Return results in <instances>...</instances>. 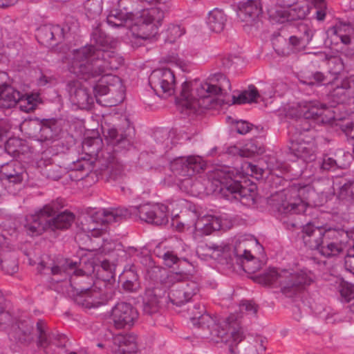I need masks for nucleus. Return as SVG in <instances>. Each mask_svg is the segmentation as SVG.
<instances>
[{
  "instance_id": "obj_1",
  "label": "nucleus",
  "mask_w": 354,
  "mask_h": 354,
  "mask_svg": "<svg viewBox=\"0 0 354 354\" xmlns=\"http://www.w3.org/2000/svg\"><path fill=\"white\" fill-rule=\"evenodd\" d=\"M92 40L98 47L89 45L74 50L68 71L86 81L101 76L93 86L94 97L97 103L102 104L99 97L110 95L113 101L104 105L114 106L123 101L125 90L121 79L111 72L118 69L124 59L114 51L105 49L111 38L101 29L94 30Z\"/></svg>"
},
{
  "instance_id": "obj_10",
  "label": "nucleus",
  "mask_w": 354,
  "mask_h": 354,
  "mask_svg": "<svg viewBox=\"0 0 354 354\" xmlns=\"http://www.w3.org/2000/svg\"><path fill=\"white\" fill-rule=\"evenodd\" d=\"M64 205L63 199L57 198L45 205L35 214L27 216L24 225L27 233L33 236L50 230L49 218L55 216Z\"/></svg>"
},
{
  "instance_id": "obj_48",
  "label": "nucleus",
  "mask_w": 354,
  "mask_h": 354,
  "mask_svg": "<svg viewBox=\"0 0 354 354\" xmlns=\"http://www.w3.org/2000/svg\"><path fill=\"white\" fill-rule=\"evenodd\" d=\"M97 277L99 281L100 280L103 281L104 283H108L111 284L112 281H115V275L114 273L111 270V266L109 263L106 261H103L101 263L100 269L97 270ZM100 282L98 283V284Z\"/></svg>"
},
{
  "instance_id": "obj_64",
  "label": "nucleus",
  "mask_w": 354,
  "mask_h": 354,
  "mask_svg": "<svg viewBox=\"0 0 354 354\" xmlns=\"http://www.w3.org/2000/svg\"><path fill=\"white\" fill-rule=\"evenodd\" d=\"M325 321L327 324H337L342 322V317L339 313H328L325 317Z\"/></svg>"
},
{
  "instance_id": "obj_38",
  "label": "nucleus",
  "mask_w": 354,
  "mask_h": 354,
  "mask_svg": "<svg viewBox=\"0 0 354 354\" xmlns=\"http://www.w3.org/2000/svg\"><path fill=\"white\" fill-rule=\"evenodd\" d=\"M344 151L339 150L335 154V158L329 155H324L322 160L318 161V165L321 171H335L338 168H342L344 164L339 160V156H342Z\"/></svg>"
},
{
  "instance_id": "obj_51",
  "label": "nucleus",
  "mask_w": 354,
  "mask_h": 354,
  "mask_svg": "<svg viewBox=\"0 0 354 354\" xmlns=\"http://www.w3.org/2000/svg\"><path fill=\"white\" fill-rule=\"evenodd\" d=\"M2 270L8 274H13L18 270V262L16 257L4 259L1 261Z\"/></svg>"
},
{
  "instance_id": "obj_26",
  "label": "nucleus",
  "mask_w": 354,
  "mask_h": 354,
  "mask_svg": "<svg viewBox=\"0 0 354 354\" xmlns=\"http://www.w3.org/2000/svg\"><path fill=\"white\" fill-rule=\"evenodd\" d=\"M165 293V291L159 287L147 289L143 302V313L148 315L158 313L161 308Z\"/></svg>"
},
{
  "instance_id": "obj_20",
  "label": "nucleus",
  "mask_w": 354,
  "mask_h": 354,
  "mask_svg": "<svg viewBox=\"0 0 354 354\" xmlns=\"http://www.w3.org/2000/svg\"><path fill=\"white\" fill-rule=\"evenodd\" d=\"M329 97L335 104L346 103L350 99H354V77H346L337 82L329 93Z\"/></svg>"
},
{
  "instance_id": "obj_25",
  "label": "nucleus",
  "mask_w": 354,
  "mask_h": 354,
  "mask_svg": "<svg viewBox=\"0 0 354 354\" xmlns=\"http://www.w3.org/2000/svg\"><path fill=\"white\" fill-rule=\"evenodd\" d=\"M262 11L261 0H247L239 1L237 4L238 18L247 23L253 21Z\"/></svg>"
},
{
  "instance_id": "obj_47",
  "label": "nucleus",
  "mask_w": 354,
  "mask_h": 354,
  "mask_svg": "<svg viewBox=\"0 0 354 354\" xmlns=\"http://www.w3.org/2000/svg\"><path fill=\"white\" fill-rule=\"evenodd\" d=\"M236 263L241 265L243 270L250 274L258 271L261 266L259 261L254 258L251 254H249L248 257H245L243 260H240L236 262Z\"/></svg>"
},
{
  "instance_id": "obj_13",
  "label": "nucleus",
  "mask_w": 354,
  "mask_h": 354,
  "mask_svg": "<svg viewBox=\"0 0 354 354\" xmlns=\"http://www.w3.org/2000/svg\"><path fill=\"white\" fill-rule=\"evenodd\" d=\"M303 111L304 124L301 130L308 131L313 124H323L330 123L335 119L334 113L325 104L319 102H308Z\"/></svg>"
},
{
  "instance_id": "obj_18",
  "label": "nucleus",
  "mask_w": 354,
  "mask_h": 354,
  "mask_svg": "<svg viewBox=\"0 0 354 354\" xmlns=\"http://www.w3.org/2000/svg\"><path fill=\"white\" fill-rule=\"evenodd\" d=\"M354 27L352 21L348 24L339 23L335 26L329 28L327 30V35L331 37V39L335 41L339 39L342 46L340 47V53L342 55L348 58L353 59L354 57V48H351L348 45L351 44V37L349 33L353 31Z\"/></svg>"
},
{
  "instance_id": "obj_57",
  "label": "nucleus",
  "mask_w": 354,
  "mask_h": 354,
  "mask_svg": "<svg viewBox=\"0 0 354 354\" xmlns=\"http://www.w3.org/2000/svg\"><path fill=\"white\" fill-rule=\"evenodd\" d=\"M330 71L333 74L340 73L344 69L343 59L340 57H335L328 60Z\"/></svg>"
},
{
  "instance_id": "obj_15",
  "label": "nucleus",
  "mask_w": 354,
  "mask_h": 354,
  "mask_svg": "<svg viewBox=\"0 0 354 354\" xmlns=\"http://www.w3.org/2000/svg\"><path fill=\"white\" fill-rule=\"evenodd\" d=\"M347 237L348 232L344 230L332 227L330 230H328L317 251L327 258L336 257L343 252L342 243Z\"/></svg>"
},
{
  "instance_id": "obj_30",
  "label": "nucleus",
  "mask_w": 354,
  "mask_h": 354,
  "mask_svg": "<svg viewBox=\"0 0 354 354\" xmlns=\"http://www.w3.org/2000/svg\"><path fill=\"white\" fill-rule=\"evenodd\" d=\"M33 330L32 325L26 322H21L12 326L10 336L17 342L28 345L34 339Z\"/></svg>"
},
{
  "instance_id": "obj_62",
  "label": "nucleus",
  "mask_w": 354,
  "mask_h": 354,
  "mask_svg": "<svg viewBox=\"0 0 354 354\" xmlns=\"http://www.w3.org/2000/svg\"><path fill=\"white\" fill-rule=\"evenodd\" d=\"M252 124L246 121H240L236 123V131L239 134L245 135L251 129Z\"/></svg>"
},
{
  "instance_id": "obj_45",
  "label": "nucleus",
  "mask_w": 354,
  "mask_h": 354,
  "mask_svg": "<svg viewBox=\"0 0 354 354\" xmlns=\"http://www.w3.org/2000/svg\"><path fill=\"white\" fill-rule=\"evenodd\" d=\"M25 147L22 140L10 138L5 143L3 151L13 158H18L21 153H23Z\"/></svg>"
},
{
  "instance_id": "obj_28",
  "label": "nucleus",
  "mask_w": 354,
  "mask_h": 354,
  "mask_svg": "<svg viewBox=\"0 0 354 354\" xmlns=\"http://www.w3.org/2000/svg\"><path fill=\"white\" fill-rule=\"evenodd\" d=\"M193 212L197 219L194 223L195 230L203 234L209 235L214 231L219 230L221 227V219L210 214H205L200 216L198 214L196 207H194Z\"/></svg>"
},
{
  "instance_id": "obj_60",
  "label": "nucleus",
  "mask_w": 354,
  "mask_h": 354,
  "mask_svg": "<svg viewBox=\"0 0 354 354\" xmlns=\"http://www.w3.org/2000/svg\"><path fill=\"white\" fill-rule=\"evenodd\" d=\"M299 158L302 159L304 162H311L315 160L316 154L309 144H308L304 152L300 155Z\"/></svg>"
},
{
  "instance_id": "obj_24",
  "label": "nucleus",
  "mask_w": 354,
  "mask_h": 354,
  "mask_svg": "<svg viewBox=\"0 0 354 354\" xmlns=\"http://www.w3.org/2000/svg\"><path fill=\"white\" fill-rule=\"evenodd\" d=\"M26 175L25 168L18 161L12 160L3 164L0 168V180H7L13 184H18L23 181Z\"/></svg>"
},
{
  "instance_id": "obj_46",
  "label": "nucleus",
  "mask_w": 354,
  "mask_h": 354,
  "mask_svg": "<svg viewBox=\"0 0 354 354\" xmlns=\"http://www.w3.org/2000/svg\"><path fill=\"white\" fill-rule=\"evenodd\" d=\"M310 3V12H313V16L318 21L324 20L326 15V3L325 0H306Z\"/></svg>"
},
{
  "instance_id": "obj_19",
  "label": "nucleus",
  "mask_w": 354,
  "mask_h": 354,
  "mask_svg": "<svg viewBox=\"0 0 354 354\" xmlns=\"http://www.w3.org/2000/svg\"><path fill=\"white\" fill-rule=\"evenodd\" d=\"M198 290V285L194 281H179L171 286L168 297L174 305L180 306L196 296Z\"/></svg>"
},
{
  "instance_id": "obj_14",
  "label": "nucleus",
  "mask_w": 354,
  "mask_h": 354,
  "mask_svg": "<svg viewBox=\"0 0 354 354\" xmlns=\"http://www.w3.org/2000/svg\"><path fill=\"white\" fill-rule=\"evenodd\" d=\"M137 309L131 304L118 302L111 309L109 319L116 329L133 326L138 318Z\"/></svg>"
},
{
  "instance_id": "obj_22",
  "label": "nucleus",
  "mask_w": 354,
  "mask_h": 354,
  "mask_svg": "<svg viewBox=\"0 0 354 354\" xmlns=\"http://www.w3.org/2000/svg\"><path fill=\"white\" fill-rule=\"evenodd\" d=\"M315 32L310 24L300 22L296 26L295 35L289 37V43L297 50L303 49L310 44Z\"/></svg>"
},
{
  "instance_id": "obj_53",
  "label": "nucleus",
  "mask_w": 354,
  "mask_h": 354,
  "mask_svg": "<svg viewBox=\"0 0 354 354\" xmlns=\"http://www.w3.org/2000/svg\"><path fill=\"white\" fill-rule=\"evenodd\" d=\"M88 17L94 19L100 15L102 11L100 3L98 1H88L85 5Z\"/></svg>"
},
{
  "instance_id": "obj_9",
  "label": "nucleus",
  "mask_w": 354,
  "mask_h": 354,
  "mask_svg": "<svg viewBox=\"0 0 354 354\" xmlns=\"http://www.w3.org/2000/svg\"><path fill=\"white\" fill-rule=\"evenodd\" d=\"M102 140L100 137H87L82 142V150L88 156L95 167H98L108 179L116 180L120 178L123 172V167L120 162L109 153L105 156L102 151Z\"/></svg>"
},
{
  "instance_id": "obj_21",
  "label": "nucleus",
  "mask_w": 354,
  "mask_h": 354,
  "mask_svg": "<svg viewBox=\"0 0 354 354\" xmlns=\"http://www.w3.org/2000/svg\"><path fill=\"white\" fill-rule=\"evenodd\" d=\"M71 102L80 109H86L93 103V97L83 87L78 80L70 81L66 88Z\"/></svg>"
},
{
  "instance_id": "obj_31",
  "label": "nucleus",
  "mask_w": 354,
  "mask_h": 354,
  "mask_svg": "<svg viewBox=\"0 0 354 354\" xmlns=\"http://www.w3.org/2000/svg\"><path fill=\"white\" fill-rule=\"evenodd\" d=\"M276 12L280 17L281 22L302 19L310 13V6L308 5L297 4L296 3L288 10H277Z\"/></svg>"
},
{
  "instance_id": "obj_40",
  "label": "nucleus",
  "mask_w": 354,
  "mask_h": 354,
  "mask_svg": "<svg viewBox=\"0 0 354 354\" xmlns=\"http://www.w3.org/2000/svg\"><path fill=\"white\" fill-rule=\"evenodd\" d=\"M41 99L38 93L34 94H21L20 93V100L17 102L21 111L29 113L35 110Z\"/></svg>"
},
{
  "instance_id": "obj_27",
  "label": "nucleus",
  "mask_w": 354,
  "mask_h": 354,
  "mask_svg": "<svg viewBox=\"0 0 354 354\" xmlns=\"http://www.w3.org/2000/svg\"><path fill=\"white\" fill-rule=\"evenodd\" d=\"M36 37L44 45H53V41H59L64 37V30L59 25L47 24L39 27Z\"/></svg>"
},
{
  "instance_id": "obj_56",
  "label": "nucleus",
  "mask_w": 354,
  "mask_h": 354,
  "mask_svg": "<svg viewBox=\"0 0 354 354\" xmlns=\"http://www.w3.org/2000/svg\"><path fill=\"white\" fill-rule=\"evenodd\" d=\"M37 121L39 122V124L40 126L39 128V140L41 142H52L55 139V138L53 136V133H51L50 131H49V129L46 127V125L44 124V119L39 120L37 119Z\"/></svg>"
},
{
  "instance_id": "obj_6",
  "label": "nucleus",
  "mask_w": 354,
  "mask_h": 354,
  "mask_svg": "<svg viewBox=\"0 0 354 354\" xmlns=\"http://www.w3.org/2000/svg\"><path fill=\"white\" fill-rule=\"evenodd\" d=\"M213 184L227 200L240 201L244 205L256 203L257 185L248 180L243 172L235 167L223 166L216 169L213 174Z\"/></svg>"
},
{
  "instance_id": "obj_7",
  "label": "nucleus",
  "mask_w": 354,
  "mask_h": 354,
  "mask_svg": "<svg viewBox=\"0 0 354 354\" xmlns=\"http://www.w3.org/2000/svg\"><path fill=\"white\" fill-rule=\"evenodd\" d=\"M315 276L308 269L290 272L288 270L271 268L258 277V281L264 286L278 288L285 297L293 298L299 296L314 282Z\"/></svg>"
},
{
  "instance_id": "obj_33",
  "label": "nucleus",
  "mask_w": 354,
  "mask_h": 354,
  "mask_svg": "<svg viewBox=\"0 0 354 354\" xmlns=\"http://www.w3.org/2000/svg\"><path fill=\"white\" fill-rule=\"evenodd\" d=\"M20 100V92L11 86H0V108L11 109L17 104Z\"/></svg>"
},
{
  "instance_id": "obj_2",
  "label": "nucleus",
  "mask_w": 354,
  "mask_h": 354,
  "mask_svg": "<svg viewBox=\"0 0 354 354\" xmlns=\"http://www.w3.org/2000/svg\"><path fill=\"white\" fill-rule=\"evenodd\" d=\"M239 308V313L231 314L218 323L209 314L205 313L203 304H196L192 309L189 308L188 310L192 324L205 331L199 334L201 337L207 338L209 335L216 337L221 342L230 343V354H239L236 346L245 337L242 327L244 316L255 317L258 307L251 301H244Z\"/></svg>"
},
{
  "instance_id": "obj_52",
  "label": "nucleus",
  "mask_w": 354,
  "mask_h": 354,
  "mask_svg": "<svg viewBox=\"0 0 354 354\" xmlns=\"http://www.w3.org/2000/svg\"><path fill=\"white\" fill-rule=\"evenodd\" d=\"M308 143L300 142L296 140H291L288 147V153L290 156L295 158H299L300 155L304 152V150L307 147Z\"/></svg>"
},
{
  "instance_id": "obj_36",
  "label": "nucleus",
  "mask_w": 354,
  "mask_h": 354,
  "mask_svg": "<svg viewBox=\"0 0 354 354\" xmlns=\"http://www.w3.org/2000/svg\"><path fill=\"white\" fill-rule=\"evenodd\" d=\"M226 21V15L223 10L214 8L209 12L207 24L212 31L218 33L224 29Z\"/></svg>"
},
{
  "instance_id": "obj_4",
  "label": "nucleus",
  "mask_w": 354,
  "mask_h": 354,
  "mask_svg": "<svg viewBox=\"0 0 354 354\" xmlns=\"http://www.w3.org/2000/svg\"><path fill=\"white\" fill-rule=\"evenodd\" d=\"M230 87L226 76L218 73L210 75L206 81H185L181 85L180 97L190 113L199 115L206 109H218L227 104L223 91Z\"/></svg>"
},
{
  "instance_id": "obj_50",
  "label": "nucleus",
  "mask_w": 354,
  "mask_h": 354,
  "mask_svg": "<svg viewBox=\"0 0 354 354\" xmlns=\"http://www.w3.org/2000/svg\"><path fill=\"white\" fill-rule=\"evenodd\" d=\"M185 33V30L179 25L170 24L166 30V41L174 43Z\"/></svg>"
},
{
  "instance_id": "obj_29",
  "label": "nucleus",
  "mask_w": 354,
  "mask_h": 354,
  "mask_svg": "<svg viewBox=\"0 0 354 354\" xmlns=\"http://www.w3.org/2000/svg\"><path fill=\"white\" fill-rule=\"evenodd\" d=\"M102 132L105 140L109 145L127 148L131 143V139L127 134L119 133L114 125L104 122L101 127Z\"/></svg>"
},
{
  "instance_id": "obj_34",
  "label": "nucleus",
  "mask_w": 354,
  "mask_h": 354,
  "mask_svg": "<svg viewBox=\"0 0 354 354\" xmlns=\"http://www.w3.org/2000/svg\"><path fill=\"white\" fill-rule=\"evenodd\" d=\"M234 245V254L236 259V262L243 260L245 257L250 253L249 248L252 244V239L248 235H240L235 236L232 241Z\"/></svg>"
},
{
  "instance_id": "obj_55",
  "label": "nucleus",
  "mask_w": 354,
  "mask_h": 354,
  "mask_svg": "<svg viewBox=\"0 0 354 354\" xmlns=\"http://www.w3.org/2000/svg\"><path fill=\"white\" fill-rule=\"evenodd\" d=\"M339 292L341 297L346 302H351L354 299V287L350 283L342 282L340 285Z\"/></svg>"
},
{
  "instance_id": "obj_49",
  "label": "nucleus",
  "mask_w": 354,
  "mask_h": 354,
  "mask_svg": "<svg viewBox=\"0 0 354 354\" xmlns=\"http://www.w3.org/2000/svg\"><path fill=\"white\" fill-rule=\"evenodd\" d=\"M325 75L321 72H314L305 74L299 80L303 84L310 86H320L325 80Z\"/></svg>"
},
{
  "instance_id": "obj_32",
  "label": "nucleus",
  "mask_w": 354,
  "mask_h": 354,
  "mask_svg": "<svg viewBox=\"0 0 354 354\" xmlns=\"http://www.w3.org/2000/svg\"><path fill=\"white\" fill-rule=\"evenodd\" d=\"M136 339V335L132 333L118 335L114 337L113 343L118 347L119 353L130 354L138 350Z\"/></svg>"
},
{
  "instance_id": "obj_17",
  "label": "nucleus",
  "mask_w": 354,
  "mask_h": 354,
  "mask_svg": "<svg viewBox=\"0 0 354 354\" xmlns=\"http://www.w3.org/2000/svg\"><path fill=\"white\" fill-rule=\"evenodd\" d=\"M332 227L328 225H319L317 221L308 222L302 228V239L305 245L311 250L320 247L328 230Z\"/></svg>"
},
{
  "instance_id": "obj_43",
  "label": "nucleus",
  "mask_w": 354,
  "mask_h": 354,
  "mask_svg": "<svg viewBox=\"0 0 354 354\" xmlns=\"http://www.w3.org/2000/svg\"><path fill=\"white\" fill-rule=\"evenodd\" d=\"M136 19L124 13L122 10H113L106 17L107 24L115 28L124 26L128 20L133 21Z\"/></svg>"
},
{
  "instance_id": "obj_54",
  "label": "nucleus",
  "mask_w": 354,
  "mask_h": 354,
  "mask_svg": "<svg viewBox=\"0 0 354 354\" xmlns=\"http://www.w3.org/2000/svg\"><path fill=\"white\" fill-rule=\"evenodd\" d=\"M44 124L57 139L62 131V121L55 118L44 119Z\"/></svg>"
},
{
  "instance_id": "obj_63",
  "label": "nucleus",
  "mask_w": 354,
  "mask_h": 354,
  "mask_svg": "<svg viewBox=\"0 0 354 354\" xmlns=\"http://www.w3.org/2000/svg\"><path fill=\"white\" fill-rule=\"evenodd\" d=\"M342 129L348 137L354 140V121L343 124Z\"/></svg>"
},
{
  "instance_id": "obj_42",
  "label": "nucleus",
  "mask_w": 354,
  "mask_h": 354,
  "mask_svg": "<svg viewBox=\"0 0 354 354\" xmlns=\"http://www.w3.org/2000/svg\"><path fill=\"white\" fill-rule=\"evenodd\" d=\"M39 167L42 168V173L46 178L57 180L62 177V169L50 160H41L39 162Z\"/></svg>"
},
{
  "instance_id": "obj_12",
  "label": "nucleus",
  "mask_w": 354,
  "mask_h": 354,
  "mask_svg": "<svg viewBox=\"0 0 354 354\" xmlns=\"http://www.w3.org/2000/svg\"><path fill=\"white\" fill-rule=\"evenodd\" d=\"M149 84L158 96L167 98L175 93L174 73L167 68L156 69L149 77Z\"/></svg>"
},
{
  "instance_id": "obj_11",
  "label": "nucleus",
  "mask_w": 354,
  "mask_h": 354,
  "mask_svg": "<svg viewBox=\"0 0 354 354\" xmlns=\"http://www.w3.org/2000/svg\"><path fill=\"white\" fill-rule=\"evenodd\" d=\"M205 164L201 156H190L175 159L171 165L174 174L179 176L180 187L183 189L192 185V177L203 170Z\"/></svg>"
},
{
  "instance_id": "obj_61",
  "label": "nucleus",
  "mask_w": 354,
  "mask_h": 354,
  "mask_svg": "<svg viewBox=\"0 0 354 354\" xmlns=\"http://www.w3.org/2000/svg\"><path fill=\"white\" fill-rule=\"evenodd\" d=\"M5 298L1 292H0V325L6 324V318H9V314L4 310Z\"/></svg>"
},
{
  "instance_id": "obj_44",
  "label": "nucleus",
  "mask_w": 354,
  "mask_h": 354,
  "mask_svg": "<svg viewBox=\"0 0 354 354\" xmlns=\"http://www.w3.org/2000/svg\"><path fill=\"white\" fill-rule=\"evenodd\" d=\"M260 97L257 88L254 85H250L247 90L241 92L237 97L233 96V103L245 104L256 102Z\"/></svg>"
},
{
  "instance_id": "obj_5",
  "label": "nucleus",
  "mask_w": 354,
  "mask_h": 354,
  "mask_svg": "<svg viewBox=\"0 0 354 354\" xmlns=\"http://www.w3.org/2000/svg\"><path fill=\"white\" fill-rule=\"evenodd\" d=\"M167 212V207L159 203H146L129 208L103 209L90 216L88 223L84 224L82 229L85 232H91L93 236H99L106 230V223L120 222L127 218L136 217L148 223L160 225L168 222Z\"/></svg>"
},
{
  "instance_id": "obj_35",
  "label": "nucleus",
  "mask_w": 354,
  "mask_h": 354,
  "mask_svg": "<svg viewBox=\"0 0 354 354\" xmlns=\"http://www.w3.org/2000/svg\"><path fill=\"white\" fill-rule=\"evenodd\" d=\"M75 220V215L68 211H64L58 214L55 217L49 218L50 230L54 231L55 230L68 229Z\"/></svg>"
},
{
  "instance_id": "obj_3",
  "label": "nucleus",
  "mask_w": 354,
  "mask_h": 354,
  "mask_svg": "<svg viewBox=\"0 0 354 354\" xmlns=\"http://www.w3.org/2000/svg\"><path fill=\"white\" fill-rule=\"evenodd\" d=\"M100 266L94 264L93 260L80 259L79 262L71 259H66L62 266L46 267L44 262H41L38 267V272L42 274L45 270H50L53 275H60L58 281H63L70 277V281H73L74 276L82 277L77 282L78 303L87 308H97L106 302V298L102 289L98 286L99 281H94L91 276L96 269Z\"/></svg>"
},
{
  "instance_id": "obj_39",
  "label": "nucleus",
  "mask_w": 354,
  "mask_h": 354,
  "mask_svg": "<svg viewBox=\"0 0 354 354\" xmlns=\"http://www.w3.org/2000/svg\"><path fill=\"white\" fill-rule=\"evenodd\" d=\"M122 278L124 279L122 283V288L124 290L133 292L139 290L140 287L139 276L134 266H131L129 270H124Z\"/></svg>"
},
{
  "instance_id": "obj_58",
  "label": "nucleus",
  "mask_w": 354,
  "mask_h": 354,
  "mask_svg": "<svg viewBox=\"0 0 354 354\" xmlns=\"http://www.w3.org/2000/svg\"><path fill=\"white\" fill-rule=\"evenodd\" d=\"M345 268L347 270L354 273V245L348 249L344 261Z\"/></svg>"
},
{
  "instance_id": "obj_16",
  "label": "nucleus",
  "mask_w": 354,
  "mask_h": 354,
  "mask_svg": "<svg viewBox=\"0 0 354 354\" xmlns=\"http://www.w3.org/2000/svg\"><path fill=\"white\" fill-rule=\"evenodd\" d=\"M37 341V345L48 353L52 346L64 348L67 342V337L57 332L48 331L46 323L39 319L36 324Z\"/></svg>"
},
{
  "instance_id": "obj_8",
  "label": "nucleus",
  "mask_w": 354,
  "mask_h": 354,
  "mask_svg": "<svg viewBox=\"0 0 354 354\" xmlns=\"http://www.w3.org/2000/svg\"><path fill=\"white\" fill-rule=\"evenodd\" d=\"M138 5V0H119L118 10L136 19L135 24L139 27V37L147 39L157 34L165 17V10L160 7H153L140 11Z\"/></svg>"
},
{
  "instance_id": "obj_37",
  "label": "nucleus",
  "mask_w": 354,
  "mask_h": 354,
  "mask_svg": "<svg viewBox=\"0 0 354 354\" xmlns=\"http://www.w3.org/2000/svg\"><path fill=\"white\" fill-rule=\"evenodd\" d=\"M156 255L163 261V263L169 267L171 268L174 265H177L178 268L183 264L189 265V262L185 258H178L177 255L173 252L169 250H161L160 248H157L154 250Z\"/></svg>"
},
{
  "instance_id": "obj_23",
  "label": "nucleus",
  "mask_w": 354,
  "mask_h": 354,
  "mask_svg": "<svg viewBox=\"0 0 354 354\" xmlns=\"http://www.w3.org/2000/svg\"><path fill=\"white\" fill-rule=\"evenodd\" d=\"M273 201L277 202L274 205L280 214H297L306 211V204L301 198L288 201L284 193L274 196Z\"/></svg>"
},
{
  "instance_id": "obj_59",
  "label": "nucleus",
  "mask_w": 354,
  "mask_h": 354,
  "mask_svg": "<svg viewBox=\"0 0 354 354\" xmlns=\"http://www.w3.org/2000/svg\"><path fill=\"white\" fill-rule=\"evenodd\" d=\"M340 195L342 197L351 196L354 199V182L344 183L340 187Z\"/></svg>"
},
{
  "instance_id": "obj_41",
  "label": "nucleus",
  "mask_w": 354,
  "mask_h": 354,
  "mask_svg": "<svg viewBox=\"0 0 354 354\" xmlns=\"http://www.w3.org/2000/svg\"><path fill=\"white\" fill-rule=\"evenodd\" d=\"M259 153L257 146H254L252 142L248 143L243 149H240L236 146H230L227 147L224 156H238L242 157H251L255 153Z\"/></svg>"
}]
</instances>
